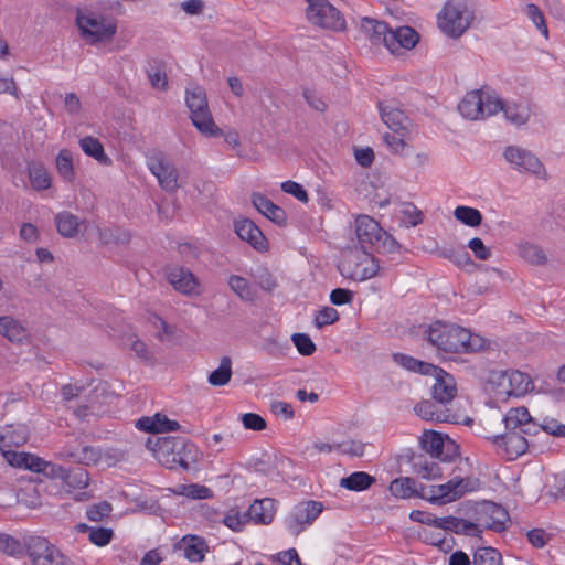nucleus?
I'll return each mask as SVG.
<instances>
[{
  "mask_svg": "<svg viewBox=\"0 0 565 565\" xmlns=\"http://www.w3.org/2000/svg\"><path fill=\"white\" fill-rule=\"evenodd\" d=\"M425 337L437 354L447 358L450 354H467L484 349L486 339L471 333L468 329L454 323L435 321L425 328Z\"/></svg>",
  "mask_w": 565,
  "mask_h": 565,
  "instance_id": "f257e3e1",
  "label": "nucleus"
},
{
  "mask_svg": "<svg viewBox=\"0 0 565 565\" xmlns=\"http://www.w3.org/2000/svg\"><path fill=\"white\" fill-rule=\"evenodd\" d=\"M146 448L168 469L180 467L189 470L200 458L195 444L184 437L150 436L147 438Z\"/></svg>",
  "mask_w": 565,
  "mask_h": 565,
  "instance_id": "f03ea898",
  "label": "nucleus"
},
{
  "mask_svg": "<svg viewBox=\"0 0 565 565\" xmlns=\"http://www.w3.org/2000/svg\"><path fill=\"white\" fill-rule=\"evenodd\" d=\"M355 235L360 248L388 255L391 260H399L402 245L369 215H359L355 220Z\"/></svg>",
  "mask_w": 565,
  "mask_h": 565,
  "instance_id": "7ed1b4c3",
  "label": "nucleus"
},
{
  "mask_svg": "<svg viewBox=\"0 0 565 565\" xmlns=\"http://www.w3.org/2000/svg\"><path fill=\"white\" fill-rule=\"evenodd\" d=\"M338 269L344 278L363 281L377 275L381 266L373 252L354 248L344 253Z\"/></svg>",
  "mask_w": 565,
  "mask_h": 565,
  "instance_id": "20e7f679",
  "label": "nucleus"
},
{
  "mask_svg": "<svg viewBox=\"0 0 565 565\" xmlns=\"http://www.w3.org/2000/svg\"><path fill=\"white\" fill-rule=\"evenodd\" d=\"M185 103L190 110V118L194 127L209 137H221L223 131L215 125L210 113L204 89L195 86L186 89Z\"/></svg>",
  "mask_w": 565,
  "mask_h": 565,
  "instance_id": "39448f33",
  "label": "nucleus"
},
{
  "mask_svg": "<svg viewBox=\"0 0 565 565\" xmlns=\"http://www.w3.org/2000/svg\"><path fill=\"white\" fill-rule=\"evenodd\" d=\"M502 107V99L484 89L469 92L458 105L459 113L467 119L478 120L494 115Z\"/></svg>",
  "mask_w": 565,
  "mask_h": 565,
  "instance_id": "423d86ee",
  "label": "nucleus"
},
{
  "mask_svg": "<svg viewBox=\"0 0 565 565\" xmlns=\"http://www.w3.org/2000/svg\"><path fill=\"white\" fill-rule=\"evenodd\" d=\"M472 13L458 0H449L438 14V26L446 35L457 39L470 26Z\"/></svg>",
  "mask_w": 565,
  "mask_h": 565,
  "instance_id": "0eeeda50",
  "label": "nucleus"
},
{
  "mask_svg": "<svg viewBox=\"0 0 565 565\" xmlns=\"http://www.w3.org/2000/svg\"><path fill=\"white\" fill-rule=\"evenodd\" d=\"M28 557L31 565H73L55 544L42 536H28Z\"/></svg>",
  "mask_w": 565,
  "mask_h": 565,
  "instance_id": "6e6552de",
  "label": "nucleus"
},
{
  "mask_svg": "<svg viewBox=\"0 0 565 565\" xmlns=\"http://www.w3.org/2000/svg\"><path fill=\"white\" fill-rule=\"evenodd\" d=\"M504 159L520 173L534 174L546 180L547 172L540 159L530 150L519 146H508L503 151Z\"/></svg>",
  "mask_w": 565,
  "mask_h": 565,
  "instance_id": "1a4fd4ad",
  "label": "nucleus"
},
{
  "mask_svg": "<svg viewBox=\"0 0 565 565\" xmlns=\"http://www.w3.org/2000/svg\"><path fill=\"white\" fill-rule=\"evenodd\" d=\"M306 18L311 24L322 29L332 31H343L345 29V20L341 12L328 0L308 7Z\"/></svg>",
  "mask_w": 565,
  "mask_h": 565,
  "instance_id": "9d476101",
  "label": "nucleus"
},
{
  "mask_svg": "<svg viewBox=\"0 0 565 565\" xmlns=\"http://www.w3.org/2000/svg\"><path fill=\"white\" fill-rule=\"evenodd\" d=\"M76 24L82 36L92 44L111 39L116 33V23L106 21L104 18L85 15L78 13Z\"/></svg>",
  "mask_w": 565,
  "mask_h": 565,
  "instance_id": "9b49d317",
  "label": "nucleus"
},
{
  "mask_svg": "<svg viewBox=\"0 0 565 565\" xmlns=\"http://www.w3.org/2000/svg\"><path fill=\"white\" fill-rule=\"evenodd\" d=\"M323 511V504L319 501L308 500L300 502L286 519L288 531L294 534H300L306 525H310Z\"/></svg>",
  "mask_w": 565,
  "mask_h": 565,
  "instance_id": "f8f14e48",
  "label": "nucleus"
},
{
  "mask_svg": "<svg viewBox=\"0 0 565 565\" xmlns=\"http://www.w3.org/2000/svg\"><path fill=\"white\" fill-rule=\"evenodd\" d=\"M526 436L523 433L507 431L489 437V439L497 447L500 456L507 460H514L527 450L530 443Z\"/></svg>",
  "mask_w": 565,
  "mask_h": 565,
  "instance_id": "ddd939ff",
  "label": "nucleus"
},
{
  "mask_svg": "<svg viewBox=\"0 0 565 565\" xmlns=\"http://www.w3.org/2000/svg\"><path fill=\"white\" fill-rule=\"evenodd\" d=\"M148 168L157 177L159 185L167 192L179 188L178 171L173 163L162 152H157L148 159Z\"/></svg>",
  "mask_w": 565,
  "mask_h": 565,
  "instance_id": "4468645a",
  "label": "nucleus"
},
{
  "mask_svg": "<svg viewBox=\"0 0 565 565\" xmlns=\"http://www.w3.org/2000/svg\"><path fill=\"white\" fill-rule=\"evenodd\" d=\"M498 380L499 394H505L507 396H522L533 385L531 377L518 370L502 371Z\"/></svg>",
  "mask_w": 565,
  "mask_h": 565,
  "instance_id": "2eb2a0df",
  "label": "nucleus"
},
{
  "mask_svg": "<svg viewBox=\"0 0 565 565\" xmlns=\"http://www.w3.org/2000/svg\"><path fill=\"white\" fill-rule=\"evenodd\" d=\"M503 422L508 431L523 433L527 436L540 433L539 424L533 420L524 406L509 409L503 417Z\"/></svg>",
  "mask_w": 565,
  "mask_h": 565,
  "instance_id": "dca6fc26",
  "label": "nucleus"
},
{
  "mask_svg": "<svg viewBox=\"0 0 565 565\" xmlns=\"http://www.w3.org/2000/svg\"><path fill=\"white\" fill-rule=\"evenodd\" d=\"M479 526L501 533L507 530V523L510 522L508 511L498 503L487 502L478 518Z\"/></svg>",
  "mask_w": 565,
  "mask_h": 565,
  "instance_id": "f3484780",
  "label": "nucleus"
},
{
  "mask_svg": "<svg viewBox=\"0 0 565 565\" xmlns=\"http://www.w3.org/2000/svg\"><path fill=\"white\" fill-rule=\"evenodd\" d=\"M164 274L167 280L177 291L184 295H192L196 292L199 281L188 268L182 266H168L164 269Z\"/></svg>",
  "mask_w": 565,
  "mask_h": 565,
  "instance_id": "a211bd4d",
  "label": "nucleus"
},
{
  "mask_svg": "<svg viewBox=\"0 0 565 565\" xmlns=\"http://www.w3.org/2000/svg\"><path fill=\"white\" fill-rule=\"evenodd\" d=\"M234 227L238 237L250 244L255 249L259 252L266 249L267 239L253 221L248 218L235 221Z\"/></svg>",
  "mask_w": 565,
  "mask_h": 565,
  "instance_id": "6ab92c4d",
  "label": "nucleus"
},
{
  "mask_svg": "<svg viewBox=\"0 0 565 565\" xmlns=\"http://www.w3.org/2000/svg\"><path fill=\"white\" fill-rule=\"evenodd\" d=\"M252 203L255 209L265 215L273 223L285 226L287 224V214L285 210L276 205L273 201L267 199L264 194L255 192L252 194Z\"/></svg>",
  "mask_w": 565,
  "mask_h": 565,
  "instance_id": "aec40b11",
  "label": "nucleus"
},
{
  "mask_svg": "<svg viewBox=\"0 0 565 565\" xmlns=\"http://www.w3.org/2000/svg\"><path fill=\"white\" fill-rule=\"evenodd\" d=\"M58 456L65 460H70L79 465H96L102 458V450L92 446H82L81 449L66 445L60 451Z\"/></svg>",
  "mask_w": 565,
  "mask_h": 565,
  "instance_id": "412c9836",
  "label": "nucleus"
},
{
  "mask_svg": "<svg viewBox=\"0 0 565 565\" xmlns=\"http://www.w3.org/2000/svg\"><path fill=\"white\" fill-rule=\"evenodd\" d=\"M457 394V386L451 374L444 371L435 377V384L431 386V395L435 402L446 405L451 402Z\"/></svg>",
  "mask_w": 565,
  "mask_h": 565,
  "instance_id": "4be33fe9",
  "label": "nucleus"
},
{
  "mask_svg": "<svg viewBox=\"0 0 565 565\" xmlns=\"http://www.w3.org/2000/svg\"><path fill=\"white\" fill-rule=\"evenodd\" d=\"M419 41V34L415 29L404 25L390 31L387 49L395 53L399 49L411 50Z\"/></svg>",
  "mask_w": 565,
  "mask_h": 565,
  "instance_id": "5701e85b",
  "label": "nucleus"
},
{
  "mask_svg": "<svg viewBox=\"0 0 565 565\" xmlns=\"http://www.w3.org/2000/svg\"><path fill=\"white\" fill-rule=\"evenodd\" d=\"M503 111L504 117L511 124L520 127L525 125L533 111V105L527 100L512 102L504 104L499 111Z\"/></svg>",
  "mask_w": 565,
  "mask_h": 565,
  "instance_id": "b1692460",
  "label": "nucleus"
},
{
  "mask_svg": "<svg viewBox=\"0 0 565 565\" xmlns=\"http://www.w3.org/2000/svg\"><path fill=\"white\" fill-rule=\"evenodd\" d=\"M248 521L255 524H269L275 515V500L265 498L255 500L245 512Z\"/></svg>",
  "mask_w": 565,
  "mask_h": 565,
  "instance_id": "393cba45",
  "label": "nucleus"
},
{
  "mask_svg": "<svg viewBox=\"0 0 565 565\" xmlns=\"http://www.w3.org/2000/svg\"><path fill=\"white\" fill-rule=\"evenodd\" d=\"M361 31L373 44H384L387 47L391 29L386 22L364 17L361 20Z\"/></svg>",
  "mask_w": 565,
  "mask_h": 565,
  "instance_id": "a878e982",
  "label": "nucleus"
},
{
  "mask_svg": "<svg viewBox=\"0 0 565 565\" xmlns=\"http://www.w3.org/2000/svg\"><path fill=\"white\" fill-rule=\"evenodd\" d=\"M183 554L190 562H202L209 552L205 539L198 535H185L180 541Z\"/></svg>",
  "mask_w": 565,
  "mask_h": 565,
  "instance_id": "bb28decb",
  "label": "nucleus"
},
{
  "mask_svg": "<svg viewBox=\"0 0 565 565\" xmlns=\"http://www.w3.org/2000/svg\"><path fill=\"white\" fill-rule=\"evenodd\" d=\"M0 334L10 342L20 343L29 337L28 330L17 319L4 316L0 317Z\"/></svg>",
  "mask_w": 565,
  "mask_h": 565,
  "instance_id": "cd10ccee",
  "label": "nucleus"
},
{
  "mask_svg": "<svg viewBox=\"0 0 565 565\" xmlns=\"http://www.w3.org/2000/svg\"><path fill=\"white\" fill-rule=\"evenodd\" d=\"M415 413L425 420H436L440 423L451 422L454 417L448 411H443L431 401H422L414 407Z\"/></svg>",
  "mask_w": 565,
  "mask_h": 565,
  "instance_id": "c85d7f7f",
  "label": "nucleus"
},
{
  "mask_svg": "<svg viewBox=\"0 0 565 565\" xmlns=\"http://www.w3.org/2000/svg\"><path fill=\"white\" fill-rule=\"evenodd\" d=\"M75 530L78 533H88L90 543L99 547L109 544L115 535L110 527L90 526L85 523L76 524Z\"/></svg>",
  "mask_w": 565,
  "mask_h": 565,
  "instance_id": "c756f323",
  "label": "nucleus"
},
{
  "mask_svg": "<svg viewBox=\"0 0 565 565\" xmlns=\"http://www.w3.org/2000/svg\"><path fill=\"white\" fill-rule=\"evenodd\" d=\"M228 286L243 301L253 303L258 298L257 290L249 284L246 278L242 276L231 275L228 278Z\"/></svg>",
  "mask_w": 565,
  "mask_h": 565,
  "instance_id": "7c9ffc66",
  "label": "nucleus"
},
{
  "mask_svg": "<svg viewBox=\"0 0 565 565\" xmlns=\"http://www.w3.org/2000/svg\"><path fill=\"white\" fill-rule=\"evenodd\" d=\"M376 482V479L364 471H355L340 480V487L350 491H364Z\"/></svg>",
  "mask_w": 565,
  "mask_h": 565,
  "instance_id": "2f4dec72",
  "label": "nucleus"
},
{
  "mask_svg": "<svg viewBox=\"0 0 565 565\" xmlns=\"http://www.w3.org/2000/svg\"><path fill=\"white\" fill-rule=\"evenodd\" d=\"M379 107L382 120L387 125L390 129H392L395 132H398L406 128L408 118L404 114V111L391 106H382V104H380Z\"/></svg>",
  "mask_w": 565,
  "mask_h": 565,
  "instance_id": "473e14b6",
  "label": "nucleus"
},
{
  "mask_svg": "<svg viewBox=\"0 0 565 565\" xmlns=\"http://www.w3.org/2000/svg\"><path fill=\"white\" fill-rule=\"evenodd\" d=\"M411 463L416 473L427 480H434L441 478V469L435 461L426 460L423 455H413L411 457Z\"/></svg>",
  "mask_w": 565,
  "mask_h": 565,
  "instance_id": "72a5a7b5",
  "label": "nucleus"
},
{
  "mask_svg": "<svg viewBox=\"0 0 565 565\" xmlns=\"http://www.w3.org/2000/svg\"><path fill=\"white\" fill-rule=\"evenodd\" d=\"M0 552L3 554L21 558L22 556H28V537L24 539L23 542L18 540L17 537L1 533L0 534Z\"/></svg>",
  "mask_w": 565,
  "mask_h": 565,
  "instance_id": "f704fd0d",
  "label": "nucleus"
},
{
  "mask_svg": "<svg viewBox=\"0 0 565 565\" xmlns=\"http://www.w3.org/2000/svg\"><path fill=\"white\" fill-rule=\"evenodd\" d=\"M57 232L63 237H75L79 232L81 221L71 212L64 211L55 216Z\"/></svg>",
  "mask_w": 565,
  "mask_h": 565,
  "instance_id": "c9c22d12",
  "label": "nucleus"
},
{
  "mask_svg": "<svg viewBox=\"0 0 565 565\" xmlns=\"http://www.w3.org/2000/svg\"><path fill=\"white\" fill-rule=\"evenodd\" d=\"M79 146L85 154L94 158L102 164H110V158L105 153L102 142L94 137H84L79 140Z\"/></svg>",
  "mask_w": 565,
  "mask_h": 565,
  "instance_id": "e433bc0d",
  "label": "nucleus"
},
{
  "mask_svg": "<svg viewBox=\"0 0 565 565\" xmlns=\"http://www.w3.org/2000/svg\"><path fill=\"white\" fill-rule=\"evenodd\" d=\"M456 493V484L454 478L448 482L439 486L430 487L429 502L444 504L446 502H450L457 500L458 497L454 495Z\"/></svg>",
  "mask_w": 565,
  "mask_h": 565,
  "instance_id": "4c0bfd02",
  "label": "nucleus"
},
{
  "mask_svg": "<svg viewBox=\"0 0 565 565\" xmlns=\"http://www.w3.org/2000/svg\"><path fill=\"white\" fill-rule=\"evenodd\" d=\"M98 238L103 245H126L130 242L131 235L120 227L98 228Z\"/></svg>",
  "mask_w": 565,
  "mask_h": 565,
  "instance_id": "58836bf2",
  "label": "nucleus"
},
{
  "mask_svg": "<svg viewBox=\"0 0 565 565\" xmlns=\"http://www.w3.org/2000/svg\"><path fill=\"white\" fill-rule=\"evenodd\" d=\"M422 449L431 458H439L443 454L444 439L439 433L428 430L419 439Z\"/></svg>",
  "mask_w": 565,
  "mask_h": 565,
  "instance_id": "ea45409f",
  "label": "nucleus"
},
{
  "mask_svg": "<svg viewBox=\"0 0 565 565\" xmlns=\"http://www.w3.org/2000/svg\"><path fill=\"white\" fill-rule=\"evenodd\" d=\"M390 492L395 498L409 499L416 493V480L411 477H401L394 479L390 487Z\"/></svg>",
  "mask_w": 565,
  "mask_h": 565,
  "instance_id": "a19ab883",
  "label": "nucleus"
},
{
  "mask_svg": "<svg viewBox=\"0 0 565 565\" xmlns=\"http://www.w3.org/2000/svg\"><path fill=\"white\" fill-rule=\"evenodd\" d=\"M232 377V360L230 356L221 359L220 366L210 373L207 381L212 386H224Z\"/></svg>",
  "mask_w": 565,
  "mask_h": 565,
  "instance_id": "79ce46f5",
  "label": "nucleus"
},
{
  "mask_svg": "<svg viewBox=\"0 0 565 565\" xmlns=\"http://www.w3.org/2000/svg\"><path fill=\"white\" fill-rule=\"evenodd\" d=\"M58 174L67 182H72L75 177L73 156L68 149L60 150L55 159Z\"/></svg>",
  "mask_w": 565,
  "mask_h": 565,
  "instance_id": "37998d69",
  "label": "nucleus"
},
{
  "mask_svg": "<svg viewBox=\"0 0 565 565\" xmlns=\"http://www.w3.org/2000/svg\"><path fill=\"white\" fill-rule=\"evenodd\" d=\"M521 257L531 265L542 266L547 263V257L539 245L524 243L520 247Z\"/></svg>",
  "mask_w": 565,
  "mask_h": 565,
  "instance_id": "c03bdc74",
  "label": "nucleus"
},
{
  "mask_svg": "<svg viewBox=\"0 0 565 565\" xmlns=\"http://www.w3.org/2000/svg\"><path fill=\"white\" fill-rule=\"evenodd\" d=\"M454 216L456 220L470 227H477L482 223L481 212L470 206H457L454 211Z\"/></svg>",
  "mask_w": 565,
  "mask_h": 565,
  "instance_id": "a18cd8bd",
  "label": "nucleus"
},
{
  "mask_svg": "<svg viewBox=\"0 0 565 565\" xmlns=\"http://www.w3.org/2000/svg\"><path fill=\"white\" fill-rule=\"evenodd\" d=\"M63 481L70 488L84 489L88 486V472L82 467L66 469Z\"/></svg>",
  "mask_w": 565,
  "mask_h": 565,
  "instance_id": "49530a36",
  "label": "nucleus"
},
{
  "mask_svg": "<svg viewBox=\"0 0 565 565\" xmlns=\"http://www.w3.org/2000/svg\"><path fill=\"white\" fill-rule=\"evenodd\" d=\"M29 178L35 190H46L51 186V177L43 166L29 167Z\"/></svg>",
  "mask_w": 565,
  "mask_h": 565,
  "instance_id": "de8ad7c7",
  "label": "nucleus"
},
{
  "mask_svg": "<svg viewBox=\"0 0 565 565\" xmlns=\"http://www.w3.org/2000/svg\"><path fill=\"white\" fill-rule=\"evenodd\" d=\"M473 565H502V556L493 547H479L473 555Z\"/></svg>",
  "mask_w": 565,
  "mask_h": 565,
  "instance_id": "09e8293b",
  "label": "nucleus"
},
{
  "mask_svg": "<svg viewBox=\"0 0 565 565\" xmlns=\"http://www.w3.org/2000/svg\"><path fill=\"white\" fill-rule=\"evenodd\" d=\"M452 524L454 525L451 526V532L456 534L480 537V534L482 533L479 524L460 518L455 516V522Z\"/></svg>",
  "mask_w": 565,
  "mask_h": 565,
  "instance_id": "8fccbe9b",
  "label": "nucleus"
},
{
  "mask_svg": "<svg viewBox=\"0 0 565 565\" xmlns=\"http://www.w3.org/2000/svg\"><path fill=\"white\" fill-rule=\"evenodd\" d=\"M291 340L301 355L309 356L317 349L311 338L306 333H294Z\"/></svg>",
  "mask_w": 565,
  "mask_h": 565,
  "instance_id": "3c124183",
  "label": "nucleus"
},
{
  "mask_svg": "<svg viewBox=\"0 0 565 565\" xmlns=\"http://www.w3.org/2000/svg\"><path fill=\"white\" fill-rule=\"evenodd\" d=\"M383 140L393 152L408 154V146L403 139V134H401L399 131H394L393 134H385L383 136Z\"/></svg>",
  "mask_w": 565,
  "mask_h": 565,
  "instance_id": "603ef678",
  "label": "nucleus"
},
{
  "mask_svg": "<svg viewBox=\"0 0 565 565\" xmlns=\"http://www.w3.org/2000/svg\"><path fill=\"white\" fill-rule=\"evenodd\" d=\"M111 509L113 508H111L110 503L103 501V502H99L97 504H93L92 507H89L86 511V516L90 521L100 522L109 515V513L111 512Z\"/></svg>",
  "mask_w": 565,
  "mask_h": 565,
  "instance_id": "864d4df0",
  "label": "nucleus"
},
{
  "mask_svg": "<svg viewBox=\"0 0 565 565\" xmlns=\"http://www.w3.org/2000/svg\"><path fill=\"white\" fill-rule=\"evenodd\" d=\"M526 12L529 18L532 20V22L536 25V28L540 30V32L547 38L548 30L545 23L544 15L540 8L534 4L530 3L526 6Z\"/></svg>",
  "mask_w": 565,
  "mask_h": 565,
  "instance_id": "5fc2aeb1",
  "label": "nucleus"
},
{
  "mask_svg": "<svg viewBox=\"0 0 565 565\" xmlns=\"http://www.w3.org/2000/svg\"><path fill=\"white\" fill-rule=\"evenodd\" d=\"M455 484H456V493L454 495H457L458 499L466 494L467 492L475 491L479 487V480L477 478H454Z\"/></svg>",
  "mask_w": 565,
  "mask_h": 565,
  "instance_id": "6e6d98bb",
  "label": "nucleus"
},
{
  "mask_svg": "<svg viewBox=\"0 0 565 565\" xmlns=\"http://www.w3.org/2000/svg\"><path fill=\"white\" fill-rule=\"evenodd\" d=\"M339 320L338 311L332 307H324L318 311L315 318V324L317 328H322L328 324H332Z\"/></svg>",
  "mask_w": 565,
  "mask_h": 565,
  "instance_id": "4d7b16f0",
  "label": "nucleus"
},
{
  "mask_svg": "<svg viewBox=\"0 0 565 565\" xmlns=\"http://www.w3.org/2000/svg\"><path fill=\"white\" fill-rule=\"evenodd\" d=\"M281 190L285 193H288L292 196H295L297 200H299L302 203H307L309 201V196L307 191L303 189V186L295 181H285L280 185Z\"/></svg>",
  "mask_w": 565,
  "mask_h": 565,
  "instance_id": "13d9d810",
  "label": "nucleus"
},
{
  "mask_svg": "<svg viewBox=\"0 0 565 565\" xmlns=\"http://www.w3.org/2000/svg\"><path fill=\"white\" fill-rule=\"evenodd\" d=\"M257 285L265 291L271 292L277 286V279L268 271L267 268H262L256 274Z\"/></svg>",
  "mask_w": 565,
  "mask_h": 565,
  "instance_id": "bf43d9fd",
  "label": "nucleus"
},
{
  "mask_svg": "<svg viewBox=\"0 0 565 565\" xmlns=\"http://www.w3.org/2000/svg\"><path fill=\"white\" fill-rule=\"evenodd\" d=\"M181 494L191 499H209L212 497V491L205 486L188 484L182 487Z\"/></svg>",
  "mask_w": 565,
  "mask_h": 565,
  "instance_id": "052dcab7",
  "label": "nucleus"
},
{
  "mask_svg": "<svg viewBox=\"0 0 565 565\" xmlns=\"http://www.w3.org/2000/svg\"><path fill=\"white\" fill-rule=\"evenodd\" d=\"M248 522L245 512L241 514L239 512L231 511L227 513L223 520V523L231 530L235 532H241L244 525Z\"/></svg>",
  "mask_w": 565,
  "mask_h": 565,
  "instance_id": "680f3d73",
  "label": "nucleus"
},
{
  "mask_svg": "<svg viewBox=\"0 0 565 565\" xmlns=\"http://www.w3.org/2000/svg\"><path fill=\"white\" fill-rule=\"evenodd\" d=\"M154 424L157 425V434L160 433H169V431H175L180 429V424L177 420L169 419L163 414H156L154 415Z\"/></svg>",
  "mask_w": 565,
  "mask_h": 565,
  "instance_id": "e2e57ef3",
  "label": "nucleus"
},
{
  "mask_svg": "<svg viewBox=\"0 0 565 565\" xmlns=\"http://www.w3.org/2000/svg\"><path fill=\"white\" fill-rule=\"evenodd\" d=\"M242 423L246 429L263 430L266 428V420L258 414L246 413L242 416Z\"/></svg>",
  "mask_w": 565,
  "mask_h": 565,
  "instance_id": "0e129e2a",
  "label": "nucleus"
},
{
  "mask_svg": "<svg viewBox=\"0 0 565 565\" xmlns=\"http://www.w3.org/2000/svg\"><path fill=\"white\" fill-rule=\"evenodd\" d=\"M540 431H545L548 435L562 437L565 436V424H559L554 418H545L543 424H539Z\"/></svg>",
  "mask_w": 565,
  "mask_h": 565,
  "instance_id": "69168bd1",
  "label": "nucleus"
},
{
  "mask_svg": "<svg viewBox=\"0 0 565 565\" xmlns=\"http://www.w3.org/2000/svg\"><path fill=\"white\" fill-rule=\"evenodd\" d=\"M468 247L473 252L475 256L480 260H487L491 257V250L487 247L482 239L473 237L469 241Z\"/></svg>",
  "mask_w": 565,
  "mask_h": 565,
  "instance_id": "338daca9",
  "label": "nucleus"
},
{
  "mask_svg": "<svg viewBox=\"0 0 565 565\" xmlns=\"http://www.w3.org/2000/svg\"><path fill=\"white\" fill-rule=\"evenodd\" d=\"M353 292L349 289L335 288L330 294V301L334 306H342L351 303L353 300Z\"/></svg>",
  "mask_w": 565,
  "mask_h": 565,
  "instance_id": "774afa93",
  "label": "nucleus"
}]
</instances>
